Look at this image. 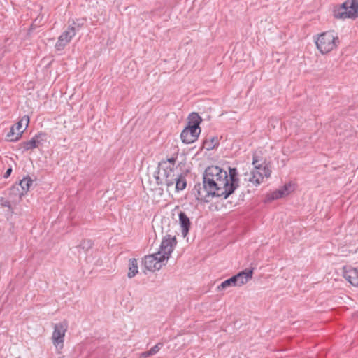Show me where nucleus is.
<instances>
[{
	"instance_id": "f257e3e1",
	"label": "nucleus",
	"mask_w": 358,
	"mask_h": 358,
	"mask_svg": "<svg viewBox=\"0 0 358 358\" xmlns=\"http://www.w3.org/2000/svg\"><path fill=\"white\" fill-rule=\"evenodd\" d=\"M177 244L175 236L167 234L163 237L159 249L157 252L145 256L143 263L145 268L150 271L159 270L162 263L168 260Z\"/></svg>"
},
{
	"instance_id": "f03ea898",
	"label": "nucleus",
	"mask_w": 358,
	"mask_h": 358,
	"mask_svg": "<svg viewBox=\"0 0 358 358\" xmlns=\"http://www.w3.org/2000/svg\"><path fill=\"white\" fill-rule=\"evenodd\" d=\"M217 182L210 180L203 179L202 183H197L193 189V194L198 201L208 202L209 197H220L227 199L233 192H229V187L227 182Z\"/></svg>"
},
{
	"instance_id": "7ed1b4c3",
	"label": "nucleus",
	"mask_w": 358,
	"mask_h": 358,
	"mask_svg": "<svg viewBox=\"0 0 358 358\" xmlns=\"http://www.w3.org/2000/svg\"><path fill=\"white\" fill-rule=\"evenodd\" d=\"M180 173H176L173 167L166 166V162L162 160L158 164L157 176H155L158 185L165 184L167 187H173Z\"/></svg>"
},
{
	"instance_id": "20e7f679",
	"label": "nucleus",
	"mask_w": 358,
	"mask_h": 358,
	"mask_svg": "<svg viewBox=\"0 0 358 358\" xmlns=\"http://www.w3.org/2000/svg\"><path fill=\"white\" fill-rule=\"evenodd\" d=\"M316 45L322 54H327L334 50L340 43V39L334 31H329L319 35Z\"/></svg>"
},
{
	"instance_id": "39448f33",
	"label": "nucleus",
	"mask_w": 358,
	"mask_h": 358,
	"mask_svg": "<svg viewBox=\"0 0 358 358\" xmlns=\"http://www.w3.org/2000/svg\"><path fill=\"white\" fill-rule=\"evenodd\" d=\"M336 19H355L358 17V0H347L334 10Z\"/></svg>"
},
{
	"instance_id": "423d86ee",
	"label": "nucleus",
	"mask_w": 358,
	"mask_h": 358,
	"mask_svg": "<svg viewBox=\"0 0 358 358\" xmlns=\"http://www.w3.org/2000/svg\"><path fill=\"white\" fill-rule=\"evenodd\" d=\"M212 178L217 182L225 183L227 182V172L217 166H209L205 170L203 179L210 180Z\"/></svg>"
},
{
	"instance_id": "0eeeda50",
	"label": "nucleus",
	"mask_w": 358,
	"mask_h": 358,
	"mask_svg": "<svg viewBox=\"0 0 358 358\" xmlns=\"http://www.w3.org/2000/svg\"><path fill=\"white\" fill-rule=\"evenodd\" d=\"M68 324L66 321L55 324L52 336L54 345L57 349H62L64 346V338L67 331Z\"/></svg>"
},
{
	"instance_id": "6e6552de",
	"label": "nucleus",
	"mask_w": 358,
	"mask_h": 358,
	"mask_svg": "<svg viewBox=\"0 0 358 358\" xmlns=\"http://www.w3.org/2000/svg\"><path fill=\"white\" fill-rule=\"evenodd\" d=\"M47 134L45 133H39L36 134L31 139L22 142L20 144L21 148H23V152L38 148L43 144V142L46 141Z\"/></svg>"
},
{
	"instance_id": "1a4fd4ad",
	"label": "nucleus",
	"mask_w": 358,
	"mask_h": 358,
	"mask_svg": "<svg viewBox=\"0 0 358 358\" xmlns=\"http://www.w3.org/2000/svg\"><path fill=\"white\" fill-rule=\"evenodd\" d=\"M76 35L75 27L69 25L66 31H64L58 38V41L55 44V48L58 51L64 50L66 44H68L71 38Z\"/></svg>"
},
{
	"instance_id": "9d476101",
	"label": "nucleus",
	"mask_w": 358,
	"mask_h": 358,
	"mask_svg": "<svg viewBox=\"0 0 358 358\" xmlns=\"http://www.w3.org/2000/svg\"><path fill=\"white\" fill-rule=\"evenodd\" d=\"M33 180L29 177L24 178L21 180L18 185H13L10 189V193L14 194H19L20 197L27 194L29 191Z\"/></svg>"
},
{
	"instance_id": "9b49d317",
	"label": "nucleus",
	"mask_w": 358,
	"mask_h": 358,
	"mask_svg": "<svg viewBox=\"0 0 358 358\" xmlns=\"http://www.w3.org/2000/svg\"><path fill=\"white\" fill-rule=\"evenodd\" d=\"M200 133L201 130H198V128L187 126L181 132L180 138L184 143L189 144L197 140Z\"/></svg>"
},
{
	"instance_id": "f8f14e48",
	"label": "nucleus",
	"mask_w": 358,
	"mask_h": 358,
	"mask_svg": "<svg viewBox=\"0 0 358 358\" xmlns=\"http://www.w3.org/2000/svg\"><path fill=\"white\" fill-rule=\"evenodd\" d=\"M227 185L229 187V192H234L239 187L238 173L236 168L229 167V174L227 173Z\"/></svg>"
},
{
	"instance_id": "ddd939ff",
	"label": "nucleus",
	"mask_w": 358,
	"mask_h": 358,
	"mask_svg": "<svg viewBox=\"0 0 358 358\" xmlns=\"http://www.w3.org/2000/svg\"><path fill=\"white\" fill-rule=\"evenodd\" d=\"M253 275V269H245L234 275L236 278L237 286L240 287L247 283L252 279Z\"/></svg>"
},
{
	"instance_id": "4468645a",
	"label": "nucleus",
	"mask_w": 358,
	"mask_h": 358,
	"mask_svg": "<svg viewBox=\"0 0 358 358\" xmlns=\"http://www.w3.org/2000/svg\"><path fill=\"white\" fill-rule=\"evenodd\" d=\"M343 277L351 285L358 287V271L354 268H346L344 267Z\"/></svg>"
},
{
	"instance_id": "2eb2a0df",
	"label": "nucleus",
	"mask_w": 358,
	"mask_h": 358,
	"mask_svg": "<svg viewBox=\"0 0 358 358\" xmlns=\"http://www.w3.org/2000/svg\"><path fill=\"white\" fill-rule=\"evenodd\" d=\"M29 123V117L28 115L23 116L21 120L16 124L15 128L17 130L15 138H10L11 141H17L21 137L24 131L27 129Z\"/></svg>"
},
{
	"instance_id": "dca6fc26",
	"label": "nucleus",
	"mask_w": 358,
	"mask_h": 358,
	"mask_svg": "<svg viewBox=\"0 0 358 358\" xmlns=\"http://www.w3.org/2000/svg\"><path fill=\"white\" fill-rule=\"evenodd\" d=\"M178 216L179 222L182 228V236L185 237L189 233L191 222L189 218L187 217L185 212H180Z\"/></svg>"
},
{
	"instance_id": "f3484780",
	"label": "nucleus",
	"mask_w": 358,
	"mask_h": 358,
	"mask_svg": "<svg viewBox=\"0 0 358 358\" xmlns=\"http://www.w3.org/2000/svg\"><path fill=\"white\" fill-rule=\"evenodd\" d=\"M202 119L197 113L193 112L189 115L188 117V127L192 128H198V130H201L199 127Z\"/></svg>"
},
{
	"instance_id": "a211bd4d",
	"label": "nucleus",
	"mask_w": 358,
	"mask_h": 358,
	"mask_svg": "<svg viewBox=\"0 0 358 358\" xmlns=\"http://www.w3.org/2000/svg\"><path fill=\"white\" fill-rule=\"evenodd\" d=\"M248 176V181L252 182L256 185H259L263 180V176H262L261 175V171L255 168L252 171L250 172Z\"/></svg>"
},
{
	"instance_id": "6ab92c4d",
	"label": "nucleus",
	"mask_w": 358,
	"mask_h": 358,
	"mask_svg": "<svg viewBox=\"0 0 358 358\" xmlns=\"http://www.w3.org/2000/svg\"><path fill=\"white\" fill-rule=\"evenodd\" d=\"M258 160L257 157H253L252 164L255 168L261 171L262 176L268 178L271 176V171L267 166H262L261 164H258Z\"/></svg>"
},
{
	"instance_id": "aec40b11",
	"label": "nucleus",
	"mask_w": 358,
	"mask_h": 358,
	"mask_svg": "<svg viewBox=\"0 0 358 358\" xmlns=\"http://www.w3.org/2000/svg\"><path fill=\"white\" fill-rule=\"evenodd\" d=\"M138 272V262L134 258L129 260V272L127 274L128 278H131L134 277Z\"/></svg>"
},
{
	"instance_id": "412c9836",
	"label": "nucleus",
	"mask_w": 358,
	"mask_h": 358,
	"mask_svg": "<svg viewBox=\"0 0 358 358\" xmlns=\"http://www.w3.org/2000/svg\"><path fill=\"white\" fill-rule=\"evenodd\" d=\"M287 187L285 185L282 189L276 190L267 196L268 201L280 199L287 194Z\"/></svg>"
},
{
	"instance_id": "4be33fe9",
	"label": "nucleus",
	"mask_w": 358,
	"mask_h": 358,
	"mask_svg": "<svg viewBox=\"0 0 358 358\" xmlns=\"http://www.w3.org/2000/svg\"><path fill=\"white\" fill-rule=\"evenodd\" d=\"M174 185L177 192L185 189L187 186V182L185 176H183L182 173H180L179 176H178L177 179L176 180Z\"/></svg>"
},
{
	"instance_id": "5701e85b",
	"label": "nucleus",
	"mask_w": 358,
	"mask_h": 358,
	"mask_svg": "<svg viewBox=\"0 0 358 358\" xmlns=\"http://www.w3.org/2000/svg\"><path fill=\"white\" fill-rule=\"evenodd\" d=\"M219 140L217 137H211L210 139L206 138L203 141V147L207 150H213L215 147L218 145Z\"/></svg>"
},
{
	"instance_id": "b1692460",
	"label": "nucleus",
	"mask_w": 358,
	"mask_h": 358,
	"mask_svg": "<svg viewBox=\"0 0 358 358\" xmlns=\"http://www.w3.org/2000/svg\"><path fill=\"white\" fill-rule=\"evenodd\" d=\"M231 286H237L236 285V278H234V276H232L231 278L224 280V282H222L218 287H217V290L220 291V290H223L229 287H231Z\"/></svg>"
},
{
	"instance_id": "393cba45",
	"label": "nucleus",
	"mask_w": 358,
	"mask_h": 358,
	"mask_svg": "<svg viewBox=\"0 0 358 358\" xmlns=\"http://www.w3.org/2000/svg\"><path fill=\"white\" fill-rule=\"evenodd\" d=\"M93 245H94V243L92 240H83L80 242L78 247L85 251H88L90 248H92Z\"/></svg>"
},
{
	"instance_id": "a878e982",
	"label": "nucleus",
	"mask_w": 358,
	"mask_h": 358,
	"mask_svg": "<svg viewBox=\"0 0 358 358\" xmlns=\"http://www.w3.org/2000/svg\"><path fill=\"white\" fill-rule=\"evenodd\" d=\"M15 130H16V129L15 128V125L10 128V131L6 135V138H8V141H12L10 138H15V137L16 136V134H17L15 132Z\"/></svg>"
},
{
	"instance_id": "bb28decb",
	"label": "nucleus",
	"mask_w": 358,
	"mask_h": 358,
	"mask_svg": "<svg viewBox=\"0 0 358 358\" xmlns=\"http://www.w3.org/2000/svg\"><path fill=\"white\" fill-rule=\"evenodd\" d=\"M84 20H73V24L71 26L75 27V29L76 28L79 29L84 24Z\"/></svg>"
},
{
	"instance_id": "cd10ccee",
	"label": "nucleus",
	"mask_w": 358,
	"mask_h": 358,
	"mask_svg": "<svg viewBox=\"0 0 358 358\" xmlns=\"http://www.w3.org/2000/svg\"><path fill=\"white\" fill-rule=\"evenodd\" d=\"M162 345H163V344L162 343H158L150 349L153 355L159 352V350L162 347Z\"/></svg>"
},
{
	"instance_id": "c85d7f7f",
	"label": "nucleus",
	"mask_w": 358,
	"mask_h": 358,
	"mask_svg": "<svg viewBox=\"0 0 358 358\" xmlns=\"http://www.w3.org/2000/svg\"><path fill=\"white\" fill-rule=\"evenodd\" d=\"M153 355L152 351L150 350H148V351H145V352H143L141 354V358H148V357L150 356H152Z\"/></svg>"
},
{
	"instance_id": "c756f323",
	"label": "nucleus",
	"mask_w": 358,
	"mask_h": 358,
	"mask_svg": "<svg viewBox=\"0 0 358 358\" xmlns=\"http://www.w3.org/2000/svg\"><path fill=\"white\" fill-rule=\"evenodd\" d=\"M165 162H166V166H169L167 164V163H170L172 164V166L171 167H173L175 163H176V157H171V158H168L167 159H164Z\"/></svg>"
},
{
	"instance_id": "7c9ffc66",
	"label": "nucleus",
	"mask_w": 358,
	"mask_h": 358,
	"mask_svg": "<svg viewBox=\"0 0 358 358\" xmlns=\"http://www.w3.org/2000/svg\"><path fill=\"white\" fill-rule=\"evenodd\" d=\"M12 171H13V170H12V168H11V167L8 168V169L6 170V171L5 172V173H4V175H3V177H4L5 178H8V177L10 176V174H11V173H12Z\"/></svg>"
}]
</instances>
